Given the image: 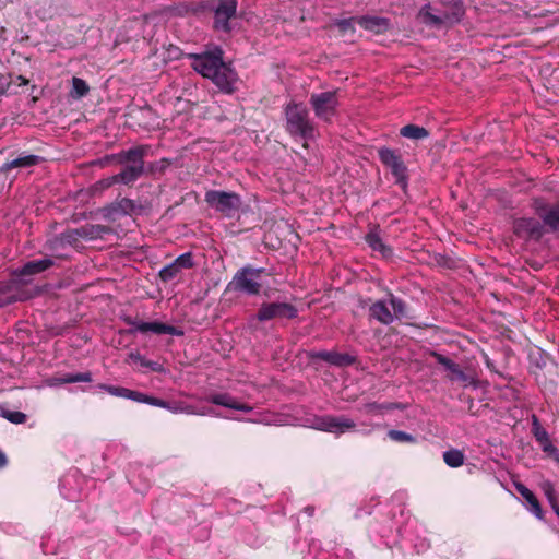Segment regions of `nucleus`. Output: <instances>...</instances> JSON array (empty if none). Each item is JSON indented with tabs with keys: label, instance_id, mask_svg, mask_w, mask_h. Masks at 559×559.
I'll return each mask as SVG.
<instances>
[{
	"label": "nucleus",
	"instance_id": "4c0bfd02",
	"mask_svg": "<svg viewBox=\"0 0 559 559\" xmlns=\"http://www.w3.org/2000/svg\"><path fill=\"white\" fill-rule=\"evenodd\" d=\"M99 389L106 391L107 393H109L114 396L123 397V399H128V395L130 392V389L122 388V386H114V385H108V384H99Z\"/></svg>",
	"mask_w": 559,
	"mask_h": 559
},
{
	"label": "nucleus",
	"instance_id": "a878e982",
	"mask_svg": "<svg viewBox=\"0 0 559 559\" xmlns=\"http://www.w3.org/2000/svg\"><path fill=\"white\" fill-rule=\"evenodd\" d=\"M366 242L373 251H378L381 253L383 258H388L392 254V250L388 247L380 236V229L378 227H373L369 230V233L365 237Z\"/></svg>",
	"mask_w": 559,
	"mask_h": 559
},
{
	"label": "nucleus",
	"instance_id": "e433bc0d",
	"mask_svg": "<svg viewBox=\"0 0 559 559\" xmlns=\"http://www.w3.org/2000/svg\"><path fill=\"white\" fill-rule=\"evenodd\" d=\"M388 436L391 440H393L395 442H409V443L415 442V437L413 435L407 433L402 430H395V429L389 430Z\"/></svg>",
	"mask_w": 559,
	"mask_h": 559
},
{
	"label": "nucleus",
	"instance_id": "2f4dec72",
	"mask_svg": "<svg viewBox=\"0 0 559 559\" xmlns=\"http://www.w3.org/2000/svg\"><path fill=\"white\" fill-rule=\"evenodd\" d=\"M443 461L450 467H459L464 463V454L460 450L451 449L443 453Z\"/></svg>",
	"mask_w": 559,
	"mask_h": 559
},
{
	"label": "nucleus",
	"instance_id": "dca6fc26",
	"mask_svg": "<svg viewBox=\"0 0 559 559\" xmlns=\"http://www.w3.org/2000/svg\"><path fill=\"white\" fill-rule=\"evenodd\" d=\"M212 82L223 92L231 93L237 80L236 72L224 61L210 78Z\"/></svg>",
	"mask_w": 559,
	"mask_h": 559
},
{
	"label": "nucleus",
	"instance_id": "20e7f679",
	"mask_svg": "<svg viewBox=\"0 0 559 559\" xmlns=\"http://www.w3.org/2000/svg\"><path fill=\"white\" fill-rule=\"evenodd\" d=\"M406 310L405 301L393 294H389L388 298L377 300L369 307V316L378 322L389 325L394 320L406 318Z\"/></svg>",
	"mask_w": 559,
	"mask_h": 559
},
{
	"label": "nucleus",
	"instance_id": "3c124183",
	"mask_svg": "<svg viewBox=\"0 0 559 559\" xmlns=\"http://www.w3.org/2000/svg\"><path fill=\"white\" fill-rule=\"evenodd\" d=\"M17 80L20 81L19 85H26L28 83V81L23 78L22 75L17 76Z\"/></svg>",
	"mask_w": 559,
	"mask_h": 559
},
{
	"label": "nucleus",
	"instance_id": "f03ea898",
	"mask_svg": "<svg viewBox=\"0 0 559 559\" xmlns=\"http://www.w3.org/2000/svg\"><path fill=\"white\" fill-rule=\"evenodd\" d=\"M442 11L435 10L430 4H425L418 12V17L428 26H452L462 21L465 8L462 0H439Z\"/></svg>",
	"mask_w": 559,
	"mask_h": 559
},
{
	"label": "nucleus",
	"instance_id": "a19ab883",
	"mask_svg": "<svg viewBox=\"0 0 559 559\" xmlns=\"http://www.w3.org/2000/svg\"><path fill=\"white\" fill-rule=\"evenodd\" d=\"M3 417L13 424H23L26 421V415L22 412L7 411L3 413Z\"/></svg>",
	"mask_w": 559,
	"mask_h": 559
},
{
	"label": "nucleus",
	"instance_id": "ea45409f",
	"mask_svg": "<svg viewBox=\"0 0 559 559\" xmlns=\"http://www.w3.org/2000/svg\"><path fill=\"white\" fill-rule=\"evenodd\" d=\"M174 263L182 271L185 269H190L193 266V258L190 252H186L180 254Z\"/></svg>",
	"mask_w": 559,
	"mask_h": 559
},
{
	"label": "nucleus",
	"instance_id": "393cba45",
	"mask_svg": "<svg viewBox=\"0 0 559 559\" xmlns=\"http://www.w3.org/2000/svg\"><path fill=\"white\" fill-rule=\"evenodd\" d=\"M356 22L365 29L374 34H382L389 28V20L379 16H360Z\"/></svg>",
	"mask_w": 559,
	"mask_h": 559
},
{
	"label": "nucleus",
	"instance_id": "473e14b6",
	"mask_svg": "<svg viewBox=\"0 0 559 559\" xmlns=\"http://www.w3.org/2000/svg\"><path fill=\"white\" fill-rule=\"evenodd\" d=\"M88 91H90V87L84 80H82L80 78L72 79L71 95L74 98H81V97L85 96L88 93Z\"/></svg>",
	"mask_w": 559,
	"mask_h": 559
},
{
	"label": "nucleus",
	"instance_id": "1a4fd4ad",
	"mask_svg": "<svg viewBox=\"0 0 559 559\" xmlns=\"http://www.w3.org/2000/svg\"><path fill=\"white\" fill-rule=\"evenodd\" d=\"M297 313L298 310L294 305L274 301L261 304L255 317L260 322H264L274 319H294L297 317Z\"/></svg>",
	"mask_w": 559,
	"mask_h": 559
},
{
	"label": "nucleus",
	"instance_id": "ddd939ff",
	"mask_svg": "<svg viewBox=\"0 0 559 559\" xmlns=\"http://www.w3.org/2000/svg\"><path fill=\"white\" fill-rule=\"evenodd\" d=\"M534 209L546 227L552 231H559V203L550 205L544 200L536 199Z\"/></svg>",
	"mask_w": 559,
	"mask_h": 559
},
{
	"label": "nucleus",
	"instance_id": "0eeeda50",
	"mask_svg": "<svg viewBox=\"0 0 559 559\" xmlns=\"http://www.w3.org/2000/svg\"><path fill=\"white\" fill-rule=\"evenodd\" d=\"M309 104L319 120L330 123L336 115L340 104L337 91L312 93Z\"/></svg>",
	"mask_w": 559,
	"mask_h": 559
},
{
	"label": "nucleus",
	"instance_id": "4be33fe9",
	"mask_svg": "<svg viewBox=\"0 0 559 559\" xmlns=\"http://www.w3.org/2000/svg\"><path fill=\"white\" fill-rule=\"evenodd\" d=\"M53 265V260L44 258L39 260H32L25 263L20 270L15 271L17 277H25L39 274Z\"/></svg>",
	"mask_w": 559,
	"mask_h": 559
},
{
	"label": "nucleus",
	"instance_id": "bb28decb",
	"mask_svg": "<svg viewBox=\"0 0 559 559\" xmlns=\"http://www.w3.org/2000/svg\"><path fill=\"white\" fill-rule=\"evenodd\" d=\"M516 491L526 500L528 503V510L539 520L543 519L542 507L535 497V495L523 484H515Z\"/></svg>",
	"mask_w": 559,
	"mask_h": 559
},
{
	"label": "nucleus",
	"instance_id": "79ce46f5",
	"mask_svg": "<svg viewBox=\"0 0 559 559\" xmlns=\"http://www.w3.org/2000/svg\"><path fill=\"white\" fill-rule=\"evenodd\" d=\"M128 399L132 400V401H135V402H139V403L147 404L148 395L143 394V393L138 392V391L130 390Z\"/></svg>",
	"mask_w": 559,
	"mask_h": 559
},
{
	"label": "nucleus",
	"instance_id": "09e8293b",
	"mask_svg": "<svg viewBox=\"0 0 559 559\" xmlns=\"http://www.w3.org/2000/svg\"><path fill=\"white\" fill-rule=\"evenodd\" d=\"M195 414L197 415H212V416H216V413L214 412L213 408H206V409H203L202 412H197L195 411Z\"/></svg>",
	"mask_w": 559,
	"mask_h": 559
},
{
	"label": "nucleus",
	"instance_id": "f8f14e48",
	"mask_svg": "<svg viewBox=\"0 0 559 559\" xmlns=\"http://www.w3.org/2000/svg\"><path fill=\"white\" fill-rule=\"evenodd\" d=\"M236 0H219L214 8V27L225 33L230 32L229 20L236 15Z\"/></svg>",
	"mask_w": 559,
	"mask_h": 559
},
{
	"label": "nucleus",
	"instance_id": "7c9ffc66",
	"mask_svg": "<svg viewBox=\"0 0 559 559\" xmlns=\"http://www.w3.org/2000/svg\"><path fill=\"white\" fill-rule=\"evenodd\" d=\"M400 134L411 140H424L429 136V131L416 124H406L400 130Z\"/></svg>",
	"mask_w": 559,
	"mask_h": 559
},
{
	"label": "nucleus",
	"instance_id": "6ab92c4d",
	"mask_svg": "<svg viewBox=\"0 0 559 559\" xmlns=\"http://www.w3.org/2000/svg\"><path fill=\"white\" fill-rule=\"evenodd\" d=\"M43 158L38 155L34 154H25L22 153L17 157L12 160H8L0 167V171L3 174H8L10 170L14 168H29L38 165Z\"/></svg>",
	"mask_w": 559,
	"mask_h": 559
},
{
	"label": "nucleus",
	"instance_id": "a18cd8bd",
	"mask_svg": "<svg viewBox=\"0 0 559 559\" xmlns=\"http://www.w3.org/2000/svg\"><path fill=\"white\" fill-rule=\"evenodd\" d=\"M147 404L152 405V406L162 407V408L168 407L167 401L162 400V399H157V397H154V396H150V395H148Z\"/></svg>",
	"mask_w": 559,
	"mask_h": 559
},
{
	"label": "nucleus",
	"instance_id": "a211bd4d",
	"mask_svg": "<svg viewBox=\"0 0 559 559\" xmlns=\"http://www.w3.org/2000/svg\"><path fill=\"white\" fill-rule=\"evenodd\" d=\"M433 356L436 357L438 364L443 366L451 373L449 377L451 381H460L465 385L472 383L473 379L467 376L453 360L437 353H433Z\"/></svg>",
	"mask_w": 559,
	"mask_h": 559
},
{
	"label": "nucleus",
	"instance_id": "5701e85b",
	"mask_svg": "<svg viewBox=\"0 0 559 559\" xmlns=\"http://www.w3.org/2000/svg\"><path fill=\"white\" fill-rule=\"evenodd\" d=\"M138 332L140 333H147L152 332L154 334H169V335H176L181 336L183 335V331L166 323L162 322H143L138 325Z\"/></svg>",
	"mask_w": 559,
	"mask_h": 559
},
{
	"label": "nucleus",
	"instance_id": "cd10ccee",
	"mask_svg": "<svg viewBox=\"0 0 559 559\" xmlns=\"http://www.w3.org/2000/svg\"><path fill=\"white\" fill-rule=\"evenodd\" d=\"M76 233L79 234V228L68 229L61 233L59 236L48 241L49 248L57 249L66 245L74 246L79 241V239H81V237L76 235Z\"/></svg>",
	"mask_w": 559,
	"mask_h": 559
},
{
	"label": "nucleus",
	"instance_id": "f257e3e1",
	"mask_svg": "<svg viewBox=\"0 0 559 559\" xmlns=\"http://www.w3.org/2000/svg\"><path fill=\"white\" fill-rule=\"evenodd\" d=\"M150 152L151 146L142 144L106 156L108 160H115L117 164L124 165V168L120 173L106 179V186L114 183L132 185L145 171L151 174L163 173L169 166V162L166 158L150 163L147 167H145L144 158L148 156Z\"/></svg>",
	"mask_w": 559,
	"mask_h": 559
},
{
	"label": "nucleus",
	"instance_id": "f3484780",
	"mask_svg": "<svg viewBox=\"0 0 559 559\" xmlns=\"http://www.w3.org/2000/svg\"><path fill=\"white\" fill-rule=\"evenodd\" d=\"M135 210V203L133 200L128 198L119 199L103 207V216L106 219L115 221L121 215H129Z\"/></svg>",
	"mask_w": 559,
	"mask_h": 559
},
{
	"label": "nucleus",
	"instance_id": "423d86ee",
	"mask_svg": "<svg viewBox=\"0 0 559 559\" xmlns=\"http://www.w3.org/2000/svg\"><path fill=\"white\" fill-rule=\"evenodd\" d=\"M264 272L262 267L246 265L235 273L228 288L250 296L259 295L262 287L260 280Z\"/></svg>",
	"mask_w": 559,
	"mask_h": 559
},
{
	"label": "nucleus",
	"instance_id": "f704fd0d",
	"mask_svg": "<svg viewBox=\"0 0 559 559\" xmlns=\"http://www.w3.org/2000/svg\"><path fill=\"white\" fill-rule=\"evenodd\" d=\"M180 272L181 270L173 261L159 271V277L163 282H169L174 280Z\"/></svg>",
	"mask_w": 559,
	"mask_h": 559
},
{
	"label": "nucleus",
	"instance_id": "4468645a",
	"mask_svg": "<svg viewBox=\"0 0 559 559\" xmlns=\"http://www.w3.org/2000/svg\"><path fill=\"white\" fill-rule=\"evenodd\" d=\"M27 298V295L21 288L19 278L9 282H0V307H5L16 301Z\"/></svg>",
	"mask_w": 559,
	"mask_h": 559
},
{
	"label": "nucleus",
	"instance_id": "6e6552de",
	"mask_svg": "<svg viewBox=\"0 0 559 559\" xmlns=\"http://www.w3.org/2000/svg\"><path fill=\"white\" fill-rule=\"evenodd\" d=\"M189 59L192 60L191 67L202 76L210 79L222 64L223 50L215 47L212 51L203 53H190Z\"/></svg>",
	"mask_w": 559,
	"mask_h": 559
},
{
	"label": "nucleus",
	"instance_id": "b1692460",
	"mask_svg": "<svg viewBox=\"0 0 559 559\" xmlns=\"http://www.w3.org/2000/svg\"><path fill=\"white\" fill-rule=\"evenodd\" d=\"M532 432L545 453L550 455L557 453V448L551 443L548 432L539 425L535 416L533 417Z\"/></svg>",
	"mask_w": 559,
	"mask_h": 559
},
{
	"label": "nucleus",
	"instance_id": "9b49d317",
	"mask_svg": "<svg viewBox=\"0 0 559 559\" xmlns=\"http://www.w3.org/2000/svg\"><path fill=\"white\" fill-rule=\"evenodd\" d=\"M379 158L383 165L391 169L395 182L402 187L406 186V167L401 157L391 148L379 150Z\"/></svg>",
	"mask_w": 559,
	"mask_h": 559
},
{
	"label": "nucleus",
	"instance_id": "8fccbe9b",
	"mask_svg": "<svg viewBox=\"0 0 559 559\" xmlns=\"http://www.w3.org/2000/svg\"><path fill=\"white\" fill-rule=\"evenodd\" d=\"M8 463L5 454L0 450V468L4 467Z\"/></svg>",
	"mask_w": 559,
	"mask_h": 559
},
{
	"label": "nucleus",
	"instance_id": "37998d69",
	"mask_svg": "<svg viewBox=\"0 0 559 559\" xmlns=\"http://www.w3.org/2000/svg\"><path fill=\"white\" fill-rule=\"evenodd\" d=\"M354 21H356V19L342 20V21H340L337 23V26L344 33L347 32V31H354V27H353V22Z\"/></svg>",
	"mask_w": 559,
	"mask_h": 559
},
{
	"label": "nucleus",
	"instance_id": "c03bdc74",
	"mask_svg": "<svg viewBox=\"0 0 559 559\" xmlns=\"http://www.w3.org/2000/svg\"><path fill=\"white\" fill-rule=\"evenodd\" d=\"M11 82L2 73H0V97L7 94Z\"/></svg>",
	"mask_w": 559,
	"mask_h": 559
},
{
	"label": "nucleus",
	"instance_id": "c9c22d12",
	"mask_svg": "<svg viewBox=\"0 0 559 559\" xmlns=\"http://www.w3.org/2000/svg\"><path fill=\"white\" fill-rule=\"evenodd\" d=\"M168 407H165L166 409L170 411L171 413H186V414H195V409L193 406L187 405L182 402H168Z\"/></svg>",
	"mask_w": 559,
	"mask_h": 559
},
{
	"label": "nucleus",
	"instance_id": "9d476101",
	"mask_svg": "<svg viewBox=\"0 0 559 559\" xmlns=\"http://www.w3.org/2000/svg\"><path fill=\"white\" fill-rule=\"evenodd\" d=\"M316 429L335 433V435H342L346 431L353 430L356 427V423L345 416H322L314 419V426Z\"/></svg>",
	"mask_w": 559,
	"mask_h": 559
},
{
	"label": "nucleus",
	"instance_id": "58836bf2",
	"mask_svg": "<svg viewBox=\"0 0 559 559\" xmlns=\"http://www.w3.org/2000/svg\"><path fill=\"white\" fill-rule=\"evenodd\" d=\"M542 489L549 502L550 506H554L556 503H558L557 501V497H556V491H555V487L554 485L551 484V481L549 480H545L542 483Z\"/></svg>",
	"mask_w": 559,
	"mask_h": 559
},
{
	"label": "nucleus",
	"instance_id": "7ed1b4c3",
	"mask_svg": "<svg viewBox=\"0 0 559 559\" xmlns=\"http://www.w3.org/2000/svg\"><path fill=\"white\" fill-rule=\"evenodd\" d=\"M285 129L293 138L313 140L317 134L314 122L309 118L307 107L301 103H289L284 109Z\"/></svg>",
	"mask_w": 559,
	"mask_h": 559
},
{
	"label": "nucleus",
	"instance_id": "412c9836",
	"mask_svg": "<svg viewBox=\"0 0 559 559\" xmlns=\"http://www.w3.org/2000/svg\"><path fill=\"white\" fill-rule=\"evenodd\" d=\"M206 400L212 404L224 406L230 409L241 411L245 413H249L252 411V407L250 405L238 402L234 396H231L228 393L212 394L207 396Z\"/></svg>",
	"mask_w": 559,
	"mask_h": 559
},
{
	"label": "nucleus",
	"instance_id": "72a5a7b5",
	"mask_svg": "<svg viewBox=\"0 0 559 559\" xmlns=\"http://www.w3.org/2000/svg\"><path fill=\"white\" fill-rule=\"evenodd\" d=\"M60 383H78V382H91L92 373L91 372H78V373H69L64 374L59 379Z\"/></svg>",
	"mask_w": 559,
	"mask_h": 559
},
{
	"label": "nucleus",
	"instance_id": "39448f33",
	"mask_svg": "<svg viewBox=\"0 0 559 559\" xmlns=\"http://www.w3.org/2000/svg\"><path fill=\"white\" fill-rule=\"evenodd\" d=\"M204 200L211 209L227 218L235 217L242 205L240 195L231 191L209 190Z\"/></svg>",
	"mask_w": 559,
	"mask_h": 559
},
{
	"label": "nucleus",
	"instance_id": "c756f323",
	"mask_svg": "<svg viewBox=\"0 0 559 559\" xmlns=\"http://www.w3.org/2000/svg\"><path fill=\"white\" fill-rule=\"evenodd\" d=\"M129 360L139 364L141 367L150 369L151 371L164 373L165 368L162 364L154 360H148L138 352H132L128 356Z\"/></svg>",
	"mask_w": 559,
	"mask_h": 559
},
{
	"label": "nucleus",
	"instance_id": "603ef678",
	"mask_svg": "<svg viewBox=\"0 0 559 559\" xmlns=\"http://www.w3.org/2000/svg\"><path fill=\"white\" fill-rule=\"evenodd\" d=\"M305 511H306L309 515H312V514H313L314 509H313L312 507H307V508L305 509Z\"/></svg>",
	"mask_w": 559,
	"mask_h": 559
},
{
	"label": "nucleus",
	"instance_id": "de8ad7c7",
	"mask_svg": "<svg viewBox=\"0 0 559 559\" xmlns=\"http://www.w3.org/2000/svg\"><path fill=\"white\" fill-rule=\"evenodd\" d=\"M367 412H373V411H382V409H390L391 406H384L377 403H370L366 405Z\"/></svg>",
	"mask_w": 559,
	"mask_h": 559
},
{
	"label": "nucleus",
	"instance_id": "49530a36",
	"mask_svg": "<svg viewBox=\"0 0 559 559\" xmlns=\"http://www.w3.org/2000/svg\"><path fill=\"white\" fill-rule=\"evenodd\" d=\"M124 322L128 324V325H131L133 329H131L129 331V333H134V332H138V325L143 323V321H139L132 317H126L124 318Z\"/></svg>",
	"mask_w": 559,
	"mask_h": 559
},
{
	"label": "nucleus",
	"instance_id": "2eb2a0df",
	"mask_svg": "<svg viewBox=\"0 0 559 559\" xmlns=\"http://www.w3.org/2000/svg\"><path fill=\"white\" fill-rule=\"evenodd\" d=\"M514 233L519 237L539 239L544 234V226L532 217L518 218L513 223Z\"/></svg>",
	"mask_w": 559,
	"mask_h": 559
},
{
	"label": "nucleus",
	"instance_id": "c85d7f7f",
	"mask_svg": "<svg viewBox=\"0 0 559 559\" xmlns=\"http://www.w3.org/2000/svg\"><path fill=\"white\" fill-rule=\"evenodd\" d=\"M109 231V228L106 226L87 224L79 227L78 235L81 237V239L94 240L102 238L105 234H108Z\"/></svg>",
	"mask_w": 559,
	"mask_h": 559
},
{
	"label": "nucleus",
	"instance_id": "aec40b11",
	"mask_svg": "<svg viewBox=\"0 0 559 559\" xmlns=\"http://www.w3.org/2000/svg\"><path fill=\"white\" fill-rule=\"evenodd\" d=\"M312 359H321L331 365L343 367L349 366L354 362V357L348 354H341L337 352L319 350L310 353Z\"/></svg>",
	"mask_w": 559,
	"mask_h": 559
}]
</instances>
